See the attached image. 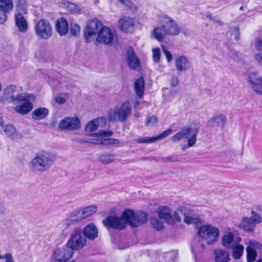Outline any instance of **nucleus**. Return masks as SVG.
<instances>
[{"label": "nucleus", "instance_id": "1", "mask_svg": "<svg viewBox=\"0 0 262 262\" xmlns=\"http://www.w3.org/2000/svg\"><path fill=\"white\" fill-rule=\"evenodd\" d=\"M4 99L14 104H19L14 107V110L20 115L30 112L33 107L35 97L31 94L22 93L21 86L11 84L4 90Z\"/></svg>", "mask_w": 262, "mask_h": 262}, {"label": "nucleus", "instance_id": "2", "mask_svg": "<svg viewBox=\"0 0 262 262\" xmlns=\"http://www.w3.org/2000/svg\"><path fill=\"white\" fill-rule=\"evenodd\" d=\"M147 214L140 211L136 214L130 209H126L122 213L121 217L109 215L102 221L108 229H123L127 224L133 228H136L144 224L147 221Z\"/></svg>", "mask_w": 262, "mask_h": 262}, {"label": "nucleus", "instance_id": "3", "mask_svg": "<svg viewBox=\"0 0 262 262\" xmlns=\"http://www.w3.org/2000/svg\"><path fill=\"white\" fill-rule=\"evenodd\" d=\"M57 158V155L55 152L41 150L36 153L30 161L29 168L34 173L44 172L52 167Z\"/></svg>", "mask_w": 262, "mask_h": 262}, {"label": "nucleus", "instance_id": "4", "mask_svg": "<svg viewBox=\"0 0 262 262\" xmlns=\"http://www.w3.org/2000/svg\"><path fill=\"white\" fill-rule=\"evenodd\" d=\"M113 134L111 130H100L97 134L93 135L92 138L87 140L79 139L77 142L79 143H88L96 145H116L119 143L117 139L112 138H104L110 137Z\"/></svg>", "mask_w": 262, "mask_h": 262}, {"label": "nucleus", "instance_id": "5", "mask_svg": "<svg viewBox=\"0 0 262 262\" xmlns=\"http://www.w3.org/2000/svg\"><path fill=\"white\" fill-rule=\"evenodd\" d=\"M199 238L204 240L207 245L214 244L220 235L219 229L210 224L201 226L198 231Z\"/></svg>", "mask_w": 262, "mask_h": 262}, {"label": "nucleus", "instance_id": "6", "mask_svg": "<svg viewBox=\"0 0 262 262\" xmlns=\"http://www.w3.org/2000/svg\"><path fill=\"white\" fill-rule=\"evenodd\" d=\"M131 111L130 103L128 101H126L121 106L116 107L110 110L107 116L108 120L113 122H123L126 120Z\"/></svg>", "mask_w": 262, "mask_h": 262}, {"label": "nucleus", "instance_id": "7", "mask_svg": "<svg viewBox=\"0 0 262 262\" xmlns=\"http://www.w3.org/2000/svg\"><path fill=\"white\" fill-rule=\"evenodd\" d=\"M198 129L195 127L185 126L174 135L171 140L173 142H178L183 139H188V145L189 147L195 145L196 140Z\"/></svg>", "mask_w": 262, "mask_h": 262}, {"label": "nucleus", "instance_id": "8", "mask_svg": "<svg viewBox=\"0 0 262 262\" xmlns=\"http://www.w3.org/2000/svg\"><path fill=\"white\" fill-rule=\"evenodd\" d=\"M86 242V239L82 235L81 229L76 228L71 234L66 245L73 251L82 249L85 245Z\"/></svg>", "mask_w": 262, "mask_h": 262}, {"label": "nucleus", "instance_id": "9", "mask_svg": "<svg viewBox=\"0 0 262 262\" xmlns=\"http://www.w3.org/2000/svg\"><path fill=\"white\" fill-rule=\"evenodd\" d=\"M34 31L37 36L43 39L49 38L52 35V28L50 23L44 19L37 21L34 24Z\"/></svg>", "mask_w": 262, "mask_h": 262}, {"label": "nucleus", "instance_id": "10", "mask_svg": "<svg viewBox=\"0 0 262 262\" xmlns=\"http://www.w3.org/2000/svg\"><path fill=\"white\" fill-rule=\"evenodd\" d=\"M101 22L98 19H94L88 21L84 30V34L86 42H90L97 37L102 27Z\"/></svg>", "mask_w": 262, "mask_h": 262}, {"label": "nucleus", "instance_id": "11", "mask_svg": "<svg viewBox=\"0 0 262 262\" xmlns=\"http://www.w3.org/2000/svg\"><path fill=\"white\" fill-rule=\"evenodd\" d=\"M252 216L250 217H243L239 225V227L243 230L247 232H252L254 229L255 225L261 222L260 216L255 211L251 212Z\"/></svg>", "mask_w": 262, "mask_h": 262}, {"label": "nucleus", "instance_id": "12", "mask_svg": "<svg viewBox=\"0 0 262 262\" xmlns=\"http://www.w3.org/2000/svg\"><path fill=\"white\" fill-rule=\"evenodd\" d=\"M74 252L69 247L65 245L61 248L57 249L52 256L53 262H67L71 259Z\"/></svg>", "mask_w": 262, "mask_h": 262}, {"label": "nucleus", "instance_id": "13", "mask_svg": "<svg viewBox=\"0 0 262 262\" xmlns=\"http://www.w3.org/2000/svg\"><path fill=\"white\" fill-rule=\"evenodd\" d=\"M161 21L165 25L167 35L176 36L180 32L181 29L178 25L170 17L164 15L162 17Z\"/></svg>", "mask_w": 262, "mask_h": 262}, {"label": "nucleus", "instance_id": "14", "mask_svg": "<svg viewBox=\"0 0 262 262\" xmlns=\"http://www.w3.org/2000/svg\"><path fill=\"white\" fill-rule=\"evenodd\" d=\"M115 33L106 27H103L98 33L96 41L105 45L111 43L114 38Z\"/></svg>", "mask_w": 262, "mask_h": 262}, {"label": "nucleus", "instance_id": "15", "mask_svg": "<svg viewBox=\"0 0 262 262\" xmlns=\"http://www.w3.org/2000/svg\"><path fill=\"white\" fill-rule=\"evenodd\" d=\"M58 126L61 130L77 129L80 126V122L76 117H66L60 122Z\"/></svg>", "mask_w": 262, "mask_h": 262}, {"label": "nucleus", "instance_id": "16", "mask_svg": "<svg viewBox=\"0 0 262 262\" xmlns=\"http://www.w3.org/2000/svg\"><path fill=\"white\" fill-rule=\"evenodd\" d=\"M12 0H0V24H3L7 19V14L13 9Z\"/></svg>", "mask_w": 262, "mask_h": 262}, {"label": "nucleus", "instance_id": "17", "mask_svg": "<svg viewBox=\"0 0 262 262\" xmlns=\"http://www.w3.org/2000/svg\"><path fill=\"white\" fill-rule=\"evenodd\" d=\"M248 81L254 91L258 94H262V76L257 73H250Z\"/></svg>", "mask_w": 262, "mask_h": 262}, {"label": "nucleus", "instance_id": "18", "mask_svg": "<svg viewBox=\"0 0 262 262\" xmlns=\"http://www.w3.org/2000/svg\"><path fill=\"white\" fill-rule=\"evenodd\" d=\"M106 119L105 117H99L90 121L85 126V130L88 133L91 134L98 128H103L106 125Z\"/></svg>", "mask_w": 262, "mask_h": 262}, {"label": "nucleus", "instance_id": "19", "mask_svg": "<svg viewBox=\"0 0 262 262\" xmlns=\"http://www.w3.org/2000/svg\"><path fill=\"white\" fill-rule=\"evenodd\" d=\"M126 59L129 67L132 69L139 71L140 70V61L136 56L135 51L132 48H129L127 52Z\"/></svg>", "mask_w": 262, "mask_h": 262}, {"label": "nucleus", "instance_id": "20", "mask_svg": "<svg viewBox=\"0 0 262 262\" xmlns=\"http://www.w3.org/2000/svg\"><path fill=\"white\" fill-rule=\"evenodd\" d=\"M226 117L225 115H217L211 118L207 122V125L209 127L223 128L226 124Z\"/></svg>", "mask_w": 262, "mask_h": 262}, {"label": "nucleus", "instance_id": "21", "mask_svg": "<svg viewBox=\"0 0 262 262\" xmlns=\"http://www.w3.org/2000/svg\"><path fill=\"white\" fill-rule=\"evenodd\" d=\"M175 66L179 72H185L190 68V62L186 56L181 55L176 58Z\"/></svg>", "mask_w": 262, "mask_h": 262}, {"label": "nucleus", "instance_id": "22", "mask_svg": "<svg viewBox=\"0 0 262 262\" xmlns=\"http://www.w3.org/2000/svg\"><path fill=\"white\" fill-rule=\"evenodd\" d=\"M15 23L18 30L25 33L28 29V23L24 16L20 12H17L14 15Z\"/></svg>", "mask_w": 262, "mask_h": 262}, {"label": "nucleus", "instance_id": "23", "mask_svg": "<svg viewBox=\"0 0 262 262\" xmlns=\"http://www.w3.org/2000/svg\"><path fill=\"white\" fill-rule=\"evenodd\" d=\"M82 233L85 239L87 238L90 240H94L98 236V230L93 224H90L86 226L83 229Z\"/></svg>", "mask_w": 262, "mask_h": 262}, {"label": "nucleus", "instance_id": "24", "mask_svg": "<svg viewBox=\"0 0 262 262\" xmlns=\"http://www.w3.org/2000/svg\"><path fill=\"white\" fill-rule=\"evenodd\" d=\"M134 24V19L129 17H124L120 19L119 22L120 29L125 32L132 31Z\"/></svg>", "mask_w": 262, "mask_h": 262}, {"label": "nucleus", "instance_id": "25", "mask_svg": "<svg viewBox=\"0 0 262 262\" xmlns=\"http://www.w3.org/2000/svg\"><path fill=\"white\" fill-rule=\"evenodd\" d=\"M152 36L159 41H162L167 34V31L165 27V25H162L155 27L151 32Z\"/></svg>", "mask_w": 262, "mask_h": 262}, {"label": "nucleus", "instance_id": "26", "mask_svg": "<svg viewBox=\"0 0 262 262\" xmlns=\"http://www.w3.org/2000/svg\"><path fill=\"white\" fill-rule=\"evenodd\" d=\"M214 255L215 262H229L230 260L229 252L225 250H214Z\"/></svg>", "mask_w": 262, "mask_h": 262}, {"label": "nucleus", "instance_id": "27", "mask_svg": "<svg viewBox=\"0 0 262 262\" xmlns=\"http://www.w3.org/2000/svg\"><path fill=\"white\" fill-rule=\"evenodd\" d=\"M206 245L204 240H202L200 238L198 240L194 239L191 245V251L194 257H195L196 253L202 252L204 250Z\"/></svg>", "mask_w": 262, "mask_h": 262}, {"label": "nucleus", "instance_id": "28", "mask_svg": "<svg viewBox=\"0 0 262 262\" xmlns=\"http://www.w3.org/2000/svg\"><path fill=\"white\" fill-rule=\"evenodd\" d=\"M56 29L60 35H64L68 31V24L67 20L61 17L58 19L56 23Z\"/></svg>", "mask_w": 262, "mask_h": 262}, {"label": "nucleus", "instance_id": "29", "mask_svg": "<svg viewBox=\"0 0 262 262\" xmlns=\"http://www.w3.org/2000/svg\"><path fill=\"white\" fill-rule=\"evenodd\" d=\"M97 207L96 206H90L86 207L81 210L77 211L78 215L81 218V220L88 217L97 211Z\"/></svg>", "mask_w": 262, "mask_h": 262}, {"label": "nucleus", "instance_id": "30", "mask_svg": "<svg viewBox=\"0 0 262 262\" xmlns=\"http://www.w3.org/2000/svg\"><path fill=\"white\" fill-rule=\"evenodd\" d=\"M49 114V110L46 107H39L32 113V117L34 120H39L44 119Z\"/></svg>", "mask_w": 262, "mask_h": 262}, {"label": "nucleus", "instance_id": "31", "mask_svg": "<svg viewBox=\"0 0 262 262\" xmlns=\"http://www.w3.org/2000/svg\"><path fill=\"white\" fill-rule=\"evenodd\" d=\"M144 81L142 77L137 79L134 83V89L136 94L139 98L142 97L144 91Z\"/></svg>", "mask_w": 262, "mask_h": 262}, {"label": "nucleus", "instance_id": "32", "mask_svg": "<svg viewBox=\"0 0 262 262\" xmlns=\"http://www.w3.org/2000/svg\"><path fill=\"white\" fill-rule=\"evenodd\" d=\"M222 244L227 249H231L235 245L234 235L229 233L224 235L222 238Z\"/></svg>", "mask_w": 262, "mask_h": 262}, {"label": "nucleus", "instance_id": "33", "mask_svg": "<svg viewBox=\"0 0 262 262\" xmlns=\"http://www.w3.org/2000/svg\"><path fill=\"white\" fill-rule=\"evenodd\" d=\"M81 221V218L78 215L77 211L72 212L67 218L63 222L64 225L67 227L75 224L78 222Z\"/></svg>", "mask_w": 262, "mask_h": 262}, {"label": "nucleus", "instance_id": "34", "mask_svg": "<svg viewBox=\"0 0 262 262\" xmlns=\"http://www.w3.org/2000/svg\"><path fill=\"white\" fill-rule=\"evenodd\" d=\"M158 216L160 219L166 220L167 222L172 219L170 209L166 206H161L158 208Z\"/></svg>", "mask_w": 262, "mask_h": 262}, {"label": "nucleus", "instance_id": "35", "mask_svg": "<svg viewBox=\"0 0 262 262\" xmlns=\"http://www.w3.org/2000/svg\"><path fill=\"white\" fill-rule=\"evenodd\" d=\"M115 157L114 153L105 152L99 155V159L101 163L106 165L114 162Z\"/></svg>", "mask_w": 262, "mask_h": 262}, {"label": "nucleus", "instance_id": "36", "mask_svg": "<svg viewBox=\"0 0 262 262\" xmlns=\"http://www.w3.org/2000/svg\"><path fill=\"white\" fill-rule=\"evenodd\" d=\"M231 248L232 249V256L233 258L235 260L239 259L244 252V246L236 244Z\"/></svg>", "mask_w": 262, "mask_h": 262}, {"label": "nucleus", "instance_id": "37", "mask_svg": "<svg viewBox=\"0 0 262 262\" xmlns=\"http://www.w3.org/2000/svg\"><path fill=\"white\" fill-rule=\"evenodd\" d=\"M247 252V262H254L257 257V252L255 249L250 246H248L246 249Z\"/></svg>", "mask_w": 262, "mask_h": 262}, {"label": "nucleus", "instance_id": "38", "mask_svg": "<svg viewBox=\"0 0 262 262\" xmlns=\"http://www.w3.org/2000/svg\"><path fill=\"white\" fill-rule=\"evenodd\" d=\"M62 6L68 11L73 13H77L79 12V9L76 4L68 1H63L62 2Z\"/></svg>", "mask_w": 262, "mask_h": 262}, {"label": "nucleus", "instance_id": "39", "mask_svg": "<svg viewBox=\"0 0 262 262\" xmlns=\"http://www.w3.org/2000/svg\"><path fill=\"white\" fill-rule=\"evenodd\" d=\"M186 208L185 207H180L175 211L174 213V218L178 222H180L182 221V217L186 215Z\"/></svg>", "mask_w": 262, "mask_h": 262}, {"label": "nucleus", "instance_id": "40", "mask_svg": "<svg viewBox=\"0 0 262 262\" xmlns=\"http://www.w3.org/2000/svg\"><path fill=\"white\" fill-rule=\"evenodd\" d=\"M4 131L5 134L9 137L14 138L16 136V129L13 125H6L5 127Z\"/></svg>", "mask_w": 262, "mask_h": 262}, {"label": "nucleus", "instance_id": "41", "mask_svg": "<svg viewBox=\"0 0 262 262\" xmlns=\"http://www.w3.org/2000/svg\"><path fill=\"white\" fill-rule=\"evenodd\" d=\"M136 142L139 144H150L155 142L154 137H140L136 140Z\"/></svg>", "mask_w": 262, "mask_h": 262}, {"label": "nucleus", "instance_id": "42", "mask_svg": "<svg viewBox=\"0 0 262 262\" xmlns=\"http://www.w3.org/2000/svg\"><path fill=\"white\" fill-rule=\"evenodd\" d=\"M68 98V95L66 93H62L58 95L55 97V101L60 104H64Z\"/></svg>", "mask_w": 262, "mask_h": 262}, {"label": "nucleus", "instance_id": "43", "mask_svg": "<svg viewBox=\"0 0 262 262\" xmlns=\"http://www.w3.org/2000/svg\"><path fill=\"white\" fill-rule=\"evenodd\" d=\"M172 133V129L168 128L166 130L163 131L161 134L159 135L154 137V138L155 139V142L157 141L158 140L163 139L164 138H165L169 135H170Z\"/></svg>", "mask_w": 262, "mask_h": 262}, {"label": "nucleus", "instance_id": "44", "mask_svg": "<svg viewBox=\"0 0 262 262\" xmlns=\"http://www.w3.org/2000/svg\"><path fill=\"white\" fill-rule=\"evenodd\" d=\"M161 57V50L159 48L152 49V58L155 62L158 63L160 61Z\"/></svg>", "mask_w": 262, "mask_h": 262}, {"label": "nucleus", "instance_id": "45", "mask_svg": "<svg viewBox=\"0 0 262 262\" xmlns=\"http://www.w3.org/2000/svg\"><path fill=\"white\" fill-rule=\"evenodd\" d=\"M151 224L153 228L157 230H160L163 228L162 223L156 218H152L151 219Z\"/></svg>", "mask_w": 262, "mask_h": 262}, {"label": "nucleus", "instance_id": "46", "mask_svg": "<svg viewBox=\"0 0 262 262\" xmlns=\"http://www.w3.org/2000/svg\"><path fill=\"white\" fill-rule=\"evenodd\" d=\"M80 31V27L77 24H72L70 29V32L71 35L73 36H77L79 34Z\"/></svg>", "mask_w": 262, "mask_h": 262}, {"label": "nucleus", "instance_id": "47", "mask_svg": "<svg viewBox=\"0 0 262 262\" xmlns=\"http://www.w3.org/2000/svg\"><path fill=\"white\" fill-rule=\"evenodd\" d=\"M120 3L123 4L132 10H136L137 7L133 4L129 0H117Z\"/></svg>", "mask_w": 262, "mask_h": 262}, {"label": "nucleus", "instance_id": "48", "mask_svg": "<svg viewBox=\"0 0 262 262\" xmlns=\"http://www.w3.org/2000/svg\"><path fill=\"white\" fill-rule=\"evenodd\" d=\"M178 254L177 251L173 250L167 253L165 256L167 258H170L169 259H167L169 261H174L176 259Z\"/></svg>", "mask_w": 262, "mask_h": 262}, {"label": "nucleus", "instance_id": "49", "mask_svg": "<svg viewBox=\"0 0 262 262\" xmlns=\"http://www.w3.org/2000/svg\"><path fill=\"white\" fill-rule=\"evenodd\" d=\"M160 159L164 162H175L180 161L178 156L175 155L169 156L166 158H161Z\"/></svg>", "mask_w": 262, "mask_h": 262}, {"label": "nucleus", "instance_id": "50", "mask_svg": "<svg viewBox=\"0 0 262 262\" xmlns=\"http://www.w3.org/2000/svg\"><path fill=\"white\" fill-rule=\"evenodd\" d=\"M157 121V119L156 116H152L148 117L146 119V125L148 126H153L155 125Z\"/></svg>", "mask_w": 262, "mask_h": 262}, {"label": "nucleus", "instance_id": "51", "mask_svg": "<svg viewBox=\"0 0 262 262\" xmlns=\"http://www.w3.org/2000/svg\"><path fill=\"white\" fill-rule=\"evenodd\" d=\"M229 57L234 61H237L239 59L237 52L232 49H230L228 53Z\"/></svg>", "mask_w": 262, "mask_h": 262}, {"label": "nucleus", "instance_id": "52", "mask_svg": "<svg viewBox=\"0 0 262 262\" xmlns=\"http://www.w3.org/2000/svg\"><path fill=\"white\" fill-rule=\"evenodd\" d=\"M162 49L168 62H170L172 60V56L170 52L168 51L165 47H162Z\"/></svg>", "mask_w": 262, "mask_h": 262}, {"label": "nucleus", "instance_id": "53", "mask_svg": "<svg viewBox=\"0 0 262 262\" xmlns=\"http://www.w3.org/2000/svg\"><path fill=\"white\" fill-rule=\"evenodd\" d=\"M3 259H5V262H14V259L12 255L10 253H6L3 256Z\"/></svg>", "mask_w": 262, "mask_h": 262}, {"label": "nucleus", "instance_id": "54", "mask_svg": "<svg viewBox=\"0 0 262 262\" xmlns=\"http://www.w3.org/2000/svg\"><path fill=\"white\" fill-rule=\"evenodd\" d=\"M170 84L171 86L172 87H176V86H177L179 84L178 78L174 76H172V77L170 80Z\"/></svg>", "mask_w": 262, "mask_h": 262}, {"label": "nucleus", "instance_id": "55", "mask_svg": "<svg viewBox=\"0 0 262 262\" xmlns=\"http://www.w3.org/2000/svg\"><path fill=\"white\" fill-rule=\"evenodd\" d=\"M183 221L185 223L190 224L193 223V218L185 215L184 217Z\"/></svg>", "mask_w": 262, "mask_h": 262}, {"label": "nucleus", "instance_id": "56", "mask_svg": "<svg viewBox=\"0 0 262 262\" xmlns=\"http://www.w3.org/2000/svg\"><path fill=\"white\" fill-rule=\"evenodd\" d=\"M255 58L262 67V53L256 54L255 56Z\"/></svg>", "mask_w": 262, "mask_h": 262}, {"label": "nucleus", "instance_id": "57", "mask_svg": "<svg viewBox=\"0 0 262 262\" xmlns=\"http://www.w3.org/2000/svg\"><path fill=\"white\" fill-rule=\"evenodd\" d=\"M232 36H234V38L235 40L238 39V35H239V30L237 28H235L233 30V33L231 34Z\"/></svg>", "mask_w": 262, "mask_h": 262}, {"label": "nucleus", "instance_id": "58", "mask_svg": "<svg viewBox=\"0 0 262 262\" xmlns=\"http://www.w3.org/2000/svg\"><path fill=\"white\" fill-rule=\"evenodd\" d=\"M255 48L258 51H262V40H258L255 44Z\"/></svg>", "mask_w": 262, "mask_h": 262}, {"label": "nucleus", "instance_id": "59", "mask_svg": "<svg viewBox=\"0 0 262 262\" xmlns=\"http://www.w3.org/2000/svg\"><path fill=\"white\" fill-rule=\"evenodd\" d=\"M250 244L251 245H254V246H256L258 245H259V243L257 242L254 241H251L250 242Z\"/></svg>", "mask_w": 262, "mask_h": 262}, {"label": "nucleus", "instance_id": "60", "mask_svg": "<svg viewBox=\"0 0 262 262\" xmlns=\"http://www.w3.org/2000/svg\"><path fill=\"white\" fill-rule=\"evenodd\" d=\"M214 21H215L217 23H218L219 25H222V22L221 20H219V19H217V20H215V19H214Z\"/></svg>", "mask_w": 262, "mask_h": 262}, {"label": "nucleus", "instance_id": "61", "mask_svg": "<svg viewBox=\"0 0 262 262\" xmlns=\"http://www.w3.org/2000/svg\"><path fill=\"white\" fill-rule=\"evenodd\" d=\"M208 18H209L210 19H212V16L211 15V14H209L208 15H207L206 16Z\"/></svg>", "mask_w": 262, "mask_h": 262}, {"label": "nucleus", "instance_id": "62", "mask_svg": "<svg viewBox=\"0 0 262 262\" xmlns=\"http://www.w3.org/2000/svg\"><path fill=\"white\" fill-rule=\"evenodd\" d=\"M3 123V118L0 117V125H2Z\"/></svg>", "mask_w": 262, "mask_h": 262}, {"label": "nucleus", "instance_id": "63", "mask_svg": "<svg viewBox=\"0 0 262 262\" xmlns=\"http://www.w3.org/2000/svg\"><path fill=\"white\" fill-rule=\"evenodd\" d=\"M256 262H262V258L258 259Z\"/></svg>", "mask_w": 262, "mask_h": 262}, {"label": "nucleus", "instance_id": "64", "mask_svg": "<svg viewBox=\"0 0 262 262\" xmlns=\"http://www.w3.org/2000/svg\"><path fill=\"white\" fill-rule=\"evenodd\" d=\"M138 104H139L138 101H137V102H136V104L135 105V106H134V107L135 108V107H136V105H138Z\"/></svg>", "mask_w": 262, "mask_h": 262}]
</instances>
